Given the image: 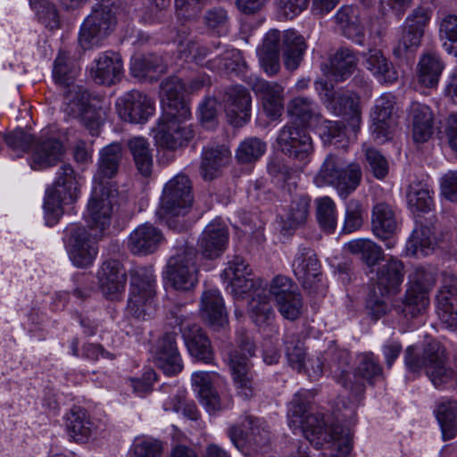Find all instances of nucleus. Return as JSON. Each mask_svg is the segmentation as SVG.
I'll return each mask as SVG.
<instances>
[{"label":"nucleus","mask_w":457,"mask_h":457,"mask_svg":"<svg viewBox=\"0 0 457 457\" xmlns=\"http://www.w3.org/2000/svg\"><path fill=\"white\" fill-rule=\"evenodd\" d=\"M189 119L179 116L176 112L162 113L153 129L155 144L169 150L187 145L195 136L192 126L187 123Z\"/></svg>","instance_id":"6e6552de"},{"label":"nucleus","mask_w":457,"mask_h":457,"mask_svg":"<svg viewBox=\"0 0 457 457\" xmlns=\"http://www.w3.org/2000/svg\"><path fill=\"white\" fill-rule=\"evenodd\" d=\"M99 288L110 300H120L127 285V273L123 265L116 260L104 262L97 273Z\"/></svg>","instance_id":"6ab92c4d"},{"label":"nucleus","mask_w":457,"mask_h":457,"mask_svg":"<svg viewBox=\"0 0 457 457\" xmlns=\"http://www.w3.org/2000/svg\"><path fill=\"white\" fill-rule=\"evenodd\" d=\"M80 177L70 164L60 167L53 188L48 189L44 208L48 217L57 220L62 214V205L72 204L79 194Z\"/></svg>","instance_id":"0eeeda50"},{"label":"nucleus","mask_w":457,"mask_h":457,"mask_svg":"<svg viewBox=\"0 0 457 457\" xmlns=\"http://www.w3.org/2000/svg\"><path fill=\"white\" fill-rule=\"evenodd\" d=\"M278 311L287 320H295L303 312V302L296 285L284 276L275 277L270 285Z\"/></svg>","instance_id":"ddd939ff"},{"label":"nucleus","mask_w":457,"mask_h":457,"mask_svg":"<svg viewBox=\"0 0 457 457\" xmlns=\"http://www.w3.org/2000/svg\"><path fill=\"white\" fill-rule=\"evenodd\" d=\"M291 120L303 127H316L322 120L318 104L311 98L296 96L287 104Z\"/></svg>","instance_id":"f704fd0d"},{"label":"nucleus","mask_w":457,"mask_h":457,"mask_svg":"<svg viewBox=\"0 0 457 457\" xmlns=\"http://www.w3.org/2000/svg\"><path fill=\"white\" fill-rule=\"evenodd\" d=\"M156 277L150 268H139L131 277L127 312L137 320H146L154 312Z\"/></svg>","instance_id":"39448f33"},{"label":"nucleus","mask_w":457,"mask_h":457,"mask_svg":"<svg viewBox=\"0 0 457 457\" xmlns=\"http://www.w3.org/2000/svg\"><path fill=\"white\" fill-rule=\"evenodd\" d=\"M394 102L389 96H383L376 101L374 112L371 115V132L374 139L383 143L389 139L396 126L393 115Z\"/></svg>","instance_id":"393cba45"},{"label":"nucleus","mask_w":457,"mask_h":457,"mask_svg":"<svg viewBox=\"0 0 457 457\" xmlns=\"http://www.w3.org/2000/svg\"><path fill=\"white\" fill-rule=\"evenodd\" d=\"M230 294L236 299L250 296L248 313L258 327L269 326L275 318L263 281L259 278L248 276L228 283Z\"/></svg>","instance_id":"7ed1b4c3"},{"label":"nucleus","mask_w":457,"mask_h":457,"mask_svg":"<svg viewBox=\"0 0 457 457\" xmlns=\"http://www.w3.org/2000/svg\"><path fill=\"white\" fill-rule=\"evenodd\" d=\"M205 28L218 37L226 36L230 29V19L228 11L221 6L208 9L203 17Z\"/></svg>","instance_id":"13d9d810"},{"label":"nucleus","mask_w":457,"mask_h":457,"mask_svg":"<svg viewBox=\"0 0 457 457\" xmlns=\"http://www.w3.org/2000/svg\"><path fill=\"white\" fill-rule=\"evenodd\" d=\"M407 204L411 212H428L433 207V199L428 187L422 183H412L407 192Z\"/></svg>","instance_id":"bf43d9fd"},{"label":"nucleus","mask_w":457,"mask_h":457,"mask_svg":"<svg viewBox=\"0 0 457 457\" xmlns=\"http://www.w3.org/2000/svg\"><path fill=\"white\" fill-rule=\"evenodd\" d=\"M283 61L288 71L296 70L306 50L304 38L296 31L288 29L283 32Z\"/></svg>","instance_id":"a18cd8bd"},{"label":"nucleus","mask_w":457,"mask_h":457,"mask_svg":"<svg viewBox=\"0 0 457 457\" xmlns=\"http://www.w3.org/2000/svg\"><path fill=\"white\" fill-rule=\"evenodd\" d=\"M231 160V153L225 145L205 147L202 153L200 167L201 176L204 180H212L217 178L221 170Z\"/></svg>","instance_id":"e433bc0d"},{"label":"nucleus","mask_w":457,"mask_h":457,"mask_svg":"<svg viewBox=\"0 0 457 457\" xmlns=\"http://www.w3.org/2000/svg\"><path fill=\"white\" fill-rule=\"evenodd\" d=\"M283 33L278 29L269 30L261 46L257 48L259 62L268 75H275L280 69L279 46Z\"/></svg>","instance_id":"473e14b6"},{"label":"nucleus","mask_w":457,"mask_h":457,"mask_svg":"<svg viewBox=\"0 0 457 457\" xmlns=\"http://www.w3.org/2000/svg\"><path fill=\"white\" fill-rule=\"evenodd\" d=\"M200 311L203 318L215 328L227 323L224 301L217 289L210 288L203 293Z\"/></svg>","instance_id":"ea45409f"},{"label":"nucleus","mask_w":457,"mask_h":457,"mask_svg":"<svg viewBox=\"0 0 457 457\" xmlns=\"http://www.w3.org/2000/svg\"><path fill=\"white\" fill-rule=\"evenodd\" d=\"M115 26L112 9L104 4L96 7L80 26L78 43L84 50L98 47Z\"/></svg>","instance_id":"1a4fd4ad"},{"label":"nucleus","mask_w":457,"mask_h":457,"mask_svg":"<svg viewBox=\"0 0 457 457\" xmlns=\"http://www.w3.org/2000/svg\"><path fill=\"white\" fill-rule=\"evenodd\" d=\"M78 63L64 51H60L54 64L53 77L56 83L65 87L76 86L73 84L79 73Z\"/></svg>","instance_id":"864d4df0"},{"label":"nucleus","mask_w":457,"mask_h":457,"mask_svg":"<svg viewBox=\"0 0 457 457\" xmlns=\"http://www.w3.org/2000/svg\"><path fill=\"white\" fill-rule=\"evenodd\" d=\"M445 68L440 57L435 54H426L418 63V81L426 87H434L439 81Z\"/></svg>","instance_id":"8fccbe9b"},{"label":"nucleus","mask_w":457,"mask_h":457,"mask_svg":"<svg viewBox=\"0 0 457 457\" xmlns=\"http://www.w3.org/2000/svg\"><path fill=\"white\" fill-rule=\"evenodd\" d=\"M116 194L111 183L94 184L86 214L90 230L103 233L110 226Z\"/></svg>","instance_id":"9b49d317"},{"label":"nucleus","mask_w":457,"mask_h":457,"mask_svg":"<svg viewBox=\"0 0 457 457\" xmlns=\"http://www.w3.org/2000/svg\"><path fill=\"white\" fill-rule=\"evenodd\" d=\"M192 203L191 181L187 176L179 174L166 183L157 214L171 227V219L184 217L190 211Z\"/></svg>","instance_id":"423d86ee"},{"label":"nucleus","mask_w":457,"mask_h":457,"mask_svg":"<svg viewBox=\"0 0 457 457\" xmlns=\"http://www.w3.org/2000/svg\"><path fill=\"white\" fill-rule=\"evenodd\" d=\"M266 150V144L257 137H249L244 140L237 150V158L239 162L250 163L257 161Z\"/></svg>","instance_id":"69168bd1"},{"label":"nucleus","mask_w":457,"mask_h":457,"mask_svg":"<svg viewBox=\"0 0 457 457\" xmlns=\"http://www.w3.org/2000/svg\"><path fill=\"white\" fill-rule=\"evenodd\" d=\"M335 20L348 38L358 44L362 43L364 25L359 8L353 5H344L336 13Z\"/></svg>","instance_id":"79ce46f5"},{"label":"nucleus","mask_w":457,"mask_h":457,"mask_svg":"<svg viewBox=\"0 0 457 457\" xmlns=\"http://www.w3.org/2000/svg\"><path fill=\"white\" fill-rule=\"evenodd\" d=\"M96 428L84 409L76 407L67 414L66 429L69 436L76 443H87L96 433Z\"/></svg>","instance_id":"c9c22d12"},{"label":"nucleus","mask_w":457,"mask_h":457,"mask_svg":"<svg viewBox=\"0 0 457 457\" xmlns=\"http://www.w3.org/2000/svg\"><path fill=\"white\" fill-rule=\"evenodd\" d=\"M196 253L191 247L181 249L170 257L167 264V278L171 286L179 291L193 289L198 281Z\"/></svg>","instance_id":"f8f14e48"},{"label":"nucleus","mask_w":457,"mask_h":457,"mask_svg":"<svg viewBox=\"0 0 457 457\" xmlns=\"http://www.w3.org/2000/svg\"><path fill=\"white\" fill-rule=\"evenodd\" d=\"M437 313L446 328H457V276L444 274L437 295Z\"/></svg>","instance_id":"412c9836"},{"label":"nucleus","mask_w":457,"mask_h":457,"mask_svg":"<svg viewBox=\"0 0 457 457\" xmlns=\"http://www.w3.org/2000/svg\"><path fill=\"white\" fill-rule=\"evenodd\" d=\"M252 98L243 86L229 87L224 96V107L230 124L243 126L250 118Z\"/></svg>","instance_id":"4be33fe9"},{"label":"nucleus","mask_w":457,"mask_h":457,"mask_svg":"<svg viewBox=\"0 0 457 457\" xmlns=\"http://www.w3.org/2000/svg\"><path fill=\"white\" fill-rule=\"evenodd\" d=\"M240 352L234 351L229 354L228 365L232 379L239 396L248 400L255 392V383L249 365L248 359L255 351L254 345L248 336L240 340Z\"/></svg>","instance_id":"9d476101"},{"label":"nucleus","mask_w":457,"mask_h":457,"mask_svg":"<svg viewBox=\"0 0 457 457\" xmlns=\"http://www.w3.org/2000/svg\"><path fill=\"white\" fill-rule=\"evenodd\" d=\"M311 199L307 195H295L287 209L281 215L283 228L295 229L303 226L308 217Z\"/></svg>","instance_id":"de8ad7c7"},{"label":"nucleus","mask_w":457,"mask_h":457,"mask_svg":"<svg viewBox=\"0 0 457 457\" xmlns=\"http://www.w3.org/2000/svg\"><path fill=\"white\" fill-rule=\"evenodd\" d=\"M404 276L403 262L397 258L390 257L376 270V287L382 296L396 294L403 282Z\"/></svg>","instance_id":"b1692460"},{"label":"nucleus","mask_w":457,"mask_h":457,"mask_svg":"<svg viewBox=\"0 0 457 457\" xmlns=\"http://www.w3.org/2000/svg\"><path fill=\"white\" fill-rule=\"evenodd\" d=\"M408 279V288L422 291L427 295L436 282L433 270L424 266L414 267L409 274Z\"/></svg>","instance_id":"0e129e2a"},{"label":"nucleus","mask_w":457,"mask_h":457,"mask_svg":"<svg viewBox=\"0 0 457 457\" xmlns=\"http://www.w3.org/2000/svg\"><path fill=\"white\" fill-rule=\"evenodd\" d=\"M228 241L226 226L218 220L210 222L204 229L198 245L206 258H217L225 251Z\"/></svg>","instance_id":"c85d7f7f"},{"label":"nucleus","mask_w":457,"mask_h":457,"mask_svg":"<svg viewBox=\"0 0 457 457\" xmlns=\"http://www.w3.org/2000/svg\"><path fill=\"white\" fill-rule=\"evenodd\" d=\"M416 347L411 345L406 349L405 364L411 372L424 370L426 375L436 387L457 380L453 370L446 363L445 349L437 341H431L423 349L422 356L415 353Z\"/></svg>","instance_id":"f03ea898"},{"label":"nucleus","mask_w":457,"mask_h":457,"mask_svg":"<svg viewBox=\"0 0 457 457\" xmlns=\"http://www.w3.org/2000/svg\"><path fill=\"white\" fill-rule=\"evenodd\" d=\"M64 112L74 119H90L94 112L89 94L82 87L71 86L64 92Z\"/></svg>","instance_id":"a19ab883"},{"label":"nucleus","mask_w":457,"mask_h":457,"mask_svg":"<svg viewBox=\"0 0 457 457\" xmlns=\"http://www.w3.org/2000/svg\"><path fill=\"white\" fill-rule=\"evenodd\" d=\"M364 57L366 69L380 82L392 83L397 79V71L380 50H370Z\"/></svg>","instance_id":"49530a36"},{"label":"nucleus","mask_w":457,"mask_h":457,"mask_svg":"<svg viewBox=\"0 0 457 457\" xmlns=\"http://www.w3.org/2000/svg\"><path fill=\"white\" fill-rule=\"evenodd\" d=\"M316 215L320 227L328 232L337 226L336 205L331 198L324 196L316 200Z\"/></svg>","instance_id":"e2e57ef3"},{"label":"nucleus","mask_w":457,"mask_h":457,"mask_svg":"<svg viewBox=\"0 0 457 457\" xmlns=\"http://www.w3.org/2000/svg\"><path fill=\"white\" fill-rule=\"evenodd\" d=\"M372 231L376 237L386 240V246L391 249L395 241L393 235L397 228L395 213L392 207L386 203H378L374 205L371 214Z\"/></svg>","instance_id":"7c9ffc66"},{"label":"nucleus","mask_w":457,"mask_h":457,"mask_svg":"<svg viewBox=\"0 0 457 457\" xmlns=\"http://www.w3.org/2000/svg\"><path fill=\"white\" fill-rule=\"evenodd\" d=\"M128 147L139 172L144 176L150 175L153 157L146 139L142 137H135L128 141Z\"/></svg>","instance_id":"4d7b16f0"},{"label":"nucleus","mask_w":457,"mask_h":457,"mask_svg":"<svg viewBox=\"0 0 457 457\" xmlns=\"http://www.w3.org/2000/svg\"><path fill=\"white\" fill-rule=\"evenodd\" d=\"M176 337L175 332L164 333L154 348L155 363L167 375L177 374L183 367Z\"/></svg>","instance_id":"5701e85b"},{"label":"nucleus","mask_w":457,"mask_h":457,"mask_svg":"<svg viewBox=\"0 0 457 457\" xmlns=\"http://www.w3.org/2000/svg\"><path fill=\"white\" fill-rule=\"evenodd\" d=\"M321 98L327 109L337 116L345 117L353 130L359 128L361 116L358 96L348 91H335L327 92Z\"/></svg>","instance_id":"aec40b11"},{"label":"nucleus","mask_w":457,"mask_h":457,"mask_svg":"<svg viewBox=\"0 0 457 457\" xmlns=\"http://www.w3.org/2000/svg\"><path fill=\"white\" fill-rule=\"evenodd\" d=\"M286 355L291 367L301 371L306 356L304 343L296 333L288 332L285 337Z\"/></svg>","instance_id":"680f3d73"},{"label":"nucleus","mask_w":457,"mask_h":457,"mask_svg":"<svg viewBox=\"0 0 457 457\" xmlns=\"http://www.w3.org/2000/svg\"><path fill=\"white\" fill-rule=\"evenodd\" d=\"M292 269L298 281L309 292L318 293L323 290L321 265L312 249L299 248L293 261Z\"/></svg>","instance_id":"2eb2a0df"},{"label":"nucleus","mask_w":457,"mask_h":457,"mask_svg":"<svg viewBox=\"0 0 457 457\" xmlns=\"http://www.w3.org/2000/svg\"><path fill=\"white\" fill-rule=\"evenodd\" d=\"M184 90L182 80L176 77L169 78L162 83L160 96L163 113L170 111L179 112L184 118L191 117L188 106L182 100Z\"/></svg>","instance_id":"2f4dec72"},{"label":"nucleus","mask_w":457,"mask_h":457,"mask_svg":"<svg viewBox=\"0 0 457 457\" xmlns=\"http://www.w3.org/2000/svg\"><path fill=\"white\" fill-rule=\"evenodd\" d=\"M439 39L443 48L450 54L457 56V15L448 13L439 21Z\"/></svg>","instance_id":"052dcab7"},{"label":"nucleus","mask_w":457,"mask_h":457,"mask_svg":"<svg viewBox=\"0 0 457 457\" xmlns=\"http://www.w3.org/2000/svg\"><path fill=\"white\" fill-rule=\"evenodd\" d=\"M122 159V147L118 143L104 146L99 153L98 168L94 176V184L110 183L107 179L113 178Z\"/></svg>","instance_id":"58836bf2"},{"label":"nucleus","mask_w":457,"mask_h":457,"mask_svg":"<svg viewBox=\"0 0 457 457\" xmlns=\"http://www.w3.org/2000/svg\"><path fill=\"white\" fill-rule=\"evenodd\" d=\"M131 73L137 78L157 79L158 76L166 71L162 59L157 55L151 54L134 58L131 66Z\"/></svg>","instance_id":"6e6d98bb"},{"label":"nucleus","mask_w":457,"mask_h":457,"mask_svg":"<svg viewBox=\"0 0 457 457\" xmlns=\"http://www.w3.org/2000/svg\"><path fill=\"white\" fill-rule=\"evenodd\" d=\"M122 70L120 55L114 52H105L94 62L90 76L96 83L110 86L120 80Z\"/></svg>","instance_id":"c756f323"},{"label":"nucleus","mask_w":457,"mask_h":457,"mask_svg":"<svg viewBox=\"0 0 457 457\" xmlns=\"http://www.w3.org/2000/svg\"><path fill=\"white\" fill-rule=\"evenodd\" d=\"M215 372L196 371L192 374V386L200 403L209 413H215L229 408L232 397L227 393L219 394L213 387Z\"/></svg>","instance_id":"dca6fc26"},{"label":"nucleus","mask_w":457,"mask_h":457,"mask_svg":"<svg viewBox=\"0 0 457 457\" xmlns=\"http://www.w3.org/2000/svg\"><path fill=\"white\" fill-rule=\"evenodd\" d=\"M382 370L371 353L358 355L353 373L347 374L349 386L345 387L353 394L363 391L365 382L372 383L373 379L381 375Z\"/></svg>","instance_id":"cd10ccee"},{"label":"nucleus","mask_w":457,"mask_h":457,"mask_svg":"<svg viewBox=\"0 0 457 457\" xmlns=\"http://www.w3.org/2000/svg\"><path fill=\"white\" fill-rule=\"evenodd\" d=\"M436 417L440 425L442 438L451 440L457 435V403L445 400L438 403Z\"/></svg>","instance_id":"3c124183"},{"label":"nucleus","mask_w":457,"mask_h":457,"mask_svg":"<svg viewBox=\"0 0 457 457\" xmlns=\"http://www.w3.org/2000/svg\"><path fill=\"white\" fill-rule=\"evenodd\" d=\"M357 58L354 54L346 48L338 50L330 60L329 72H324L335 81L345 80L354 71Z\"/></svg>","instance_id":"603ef678"},{"label":"nucleus","mask_w":457,"mask_h":457,"mask_svg":"<svg viewBox=\"0 0 457 457\" xmlns=\"http://www.w3.org/2000/svg\"><path fill=\"white\" fill-rule=\"evenodd\" d=\"M361 179L359 164H347L342 157L329 154L314 177V183L318 187L332 186L341 197L346 198L357 188Z\"/></svg>","instance_id":"20e7f679"},{"label":"nucleus","mask_w":457,"mask_h":457,"mask_svg":"<svg viewBox=\"0 0 457 457\" xmlns=\"http://www.w3.org/2000/svg\"><path fill=\"white\" fill-rule=\"evenodd\" d=\"M412 137L417 143L428 141L433 134V114L426 104L412 103L411 105Z\"/></svg>","instance_id":"c03bdc74"},{"label":"nucleus","mask_w":457,"mask_h":457,"mask_svg":"<svg viewBox=\"0 0 457 457\" xmlns=\"http://www.w3.org/2000/svg\"><path fill=\"white\" fill-rule=\"evenodd\" d=\"M428 303V295L407 287L403 298L396 303L395 310L405 319L411 320L421 315Z\"/></svg>","instance_id":"09e8293b"},{"label":"nucleus","mask_w":457,"mask_h":457,"mask_svg":"<svg viewBox=\"0 0 457 457\" xmlns=\"http://www.w3.org/2000/svg\"><path fill=\"white\" fill-rule=\"evenodd\" d=\"M119 116L124 121L141 123L154 112V103L146 95L132 90L120 97L116 103Z\"/></svg>","instance_id":"a211bd4d"},{"label":"nucleus","mask_w":457,"mask_h":457,"mask_svg":"<svg viewBox=\"0 0 457 457\" xmlns=\"http://www.w3.org/2000/svg\"><path fill=\"white\" fill-rule=\"evenodd\" d=\"M307 392H299L295 395L289 410V425L299 428L305 438L315 447L328 444L331 457H347L351 451L352 434L349 428L340 424L324 428L323 415L311 413L307 411L303 400Z\"/></svg>","instance_id":"f257e3e1"},{"label":"nucleus","mask_w":457,"mask_h":457,"mask_svg":"<svg viewBox=\"0 0 457 457\" xmlns=\"http://www.w3.org/2000/svg\"><path fill=\"white\" fill-rule=\"evenodd\" d=\"M163 240V235L159 228L145 223L129 234L128 248L133 254L147 255L155 252Z\"/></svg>","instance_id":"bb28decb"},{"label":"nucleus","mask_w":457,"mask_h":457,"mask_svg":"<svg viewBox=\"0 0 457 457\" xmlns=\"http://www.w3.org/2000/svg\"><path fill=\"white\" fill-rule=\"evenodd\" d=\"M423 33L419 29H412L404 25L401 37L394 48V54L396 57H403L408 51L417 48L423 37Z\"/></svg>","instance_id":"338daca9"},{"label":"nucleus","mask_w":457,"mask_h":457,"mask_svg":"<svg viewBox=\"0 0 457 457\" xmlns=\"http://www.w3.org/2000/svg\"><path fill=\"white\" fill-rule=\"evenodd\" d=\"M437 246V239L430 226L420 225L414 228L406 243L409 255L421 258L431 254Z\"/></svg>","instance_id":"37998d69"},{"label":"nucleus","mask_w":457,"mask_h":457,"mask_svg":"<svg viewBox=\"0 0 457 457\" xmlns=\"http://www.w3.org/2000/svg\"><path fill=\"white\" fill-rule=\"evenodd\" d=\"M253 89L261 98L265 114L272 120L278 118L284 109V87L274 81L256 79Z\"/></svg>","instance_id":"a878e982"},{"label":"nucleus","mask_w":457,"mask_h":457,"mask_svg":"<svg viewBox=\"0 0 457 457\" xmlns=\"http://www.w3.org/2000/svg\"><path fill=\"white\" fill-rule=\"evenodd\" d=\"M162 449L161 441L152 437H141L134 441L132 453L133 457H161Z\"/></svg>","instance_id":"774afa93"},{"label":"nucleus","mask_w":457,"mask_h":457,"mask_svg":"<svg viewBox=\"0 0 457 457\" xmlns=\"http://www.w3.org/2000/svg\"><path fill=\"white\" fill-rule=\"evenodd\" d=\"M277 142L281 151L295 160H309L313 152V144L309 134L291 124L285 125L280 129Z\"/></svg>","instance_id":"f3484780"},{"label":"nucleus","mask_w":457,"mask_h":457,"mask_svg":"<svg viewBox=\"0 0 457 457\" xmlns=\"http://www.w3.org/2000/svg\"><path fill=\"white\" fill-rule=\"evenodd\" d=\"M62 144L54 138L40 139L35 143L30 166L34 170H43L54 165L63 155Z\"/></svg>","instance_id":"4c0bfd02"},{"label":"nucleus","mask_w":457,"mask_h":457,"mask_svg":"<svg viewBox=\"0 0 457 457\" xmlns=\"http://www.w3.org/2000/svg\"><path fill=\"white\" fill-rule=\"evenodd\" d=\"M69 230L67 247L71 261L79 268L92 265L97 254L96 239L102 233L88 232L86 228L77 225H72Z\"/></svg>","instance_id":"4468645a"},{"label":"nucleus","mask_w":457,"mask_h":457,"mask_svg":"<svg viewBox=\"0 0 457 457\" xmlns=\"http://www.w3.org/2000/svg\"><path fill=\"white\" fill-rule=\"evenodd\" d=\"M349 353L345 349H339L337 345H330L324 353V361H328V368L335 376L337 382L344 387L349 386L345 368L349 364Z\"/></svg>","instance_id":"5fc2aeb1"},{"label":"nucleus","mask_w":457,"mask_h":457,"mask_svg":"<svg viewBox=\"0 0 457 457\" xmlns=\"http://www.w3.org/2000/svg\"><path fill=\"white\" fill-rule=\"evenodd\" d=\"M180 331L189 353L204 362H211L213 353L208 337L196 324L182 325Z\"/></svg>","instance_id":"72a5a7b5"}]
</instances>
